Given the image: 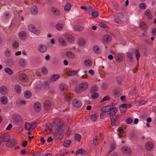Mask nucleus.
Masks as SVG:
<instances>
[{
	"label": "nucleus",
	"mask_w": 156,
	"mask_h": 156,
	"mask_svg": "<svg viewBox=\"0 0 156 156\" xmlns=\"http://www.w3.org/2000/svg\"><path fill=\"white\" fill-rule=\"evenodd\" d=\"M52 124L55 127L56 131L58 132V134L61 135L63 131L62 128L64 124L63 122L60 119L57 118L53 122Z\"/></svg>",
	"instance_id": "f257e3e1"
},
{
	"label": "nucleus",
	"mask_w": 156,
	"mask_h": 156,
	"mask_svg": "<svg viewBox=\"0 0 156 156\" xmlns=\"http://www.w3.org/2000/svg\"><path fill=\"white\" fill-rule=\"evenodd\" d=\"M88 84L86 82L82 83L80 84L78 87L75 89L76 92L79 94L81 93L82 91H85L88 87Z\"/></svg>",
	"instance_id": "f03ea898"
},
{
	"label": "nucleus",
	"mask_w": 156,
	"mask_h": 156,
	"mask_svg": "<svg viewBox=\"0 0 156 156\" xmlns=\"http://www.w3.org/2000/svg\"><path fill=\"white\" fill-rule=\"evenodd\" d=\"M108 112H109V115L110 116H114L117 112V109L111 105L106 106Z\"/></svg>",
	"instance_id": "7ed1b4c3"
},
{
	"label": "nucleus",
	"mask_w": 156,
	"mask_h": 156,
	"mask_svg": "<svg viewBox=\"0 0 156 156\" xmlns=\"http://www.w3.org/2000/svg\"><path fill=\"white\" fill-rule=\"evenodd\" d=\"M120 116L118 115H115L114 118L110 119L111 123L112 126H118L120 124L119 119Z\"/></svg>",
	"instance_id": "20e7f679"
},
{
	"label": "nucleus",
	"mask_w": 156,
	"mask_h": 156,
	"mask_svg": "<svg viewBox=\"0 0 156 156\" xmlns=\"http://www.w3.org/2000/svg\"><path fill=\"white\" fill-rule=\"evenodd\" d=\"M28 30L30 32L33 33L36 35H38L40 34V31L36 29L35 26L32 25H29L28 27Z\"/></svg>",
	"instance_id": "39448f33"
},
{
	"label": "nucleus",
	"mask_w": 156,
	"mask_h": 156,
	"mask_svg": "<svg viewBox=\"0 0 156 156\" xmlns=\"http://www.w3.org/2000/svg\"><path fill=\"white\" fill-rule=\"evenodd\" d=\"M51 103L50 101L48 100L45 101L44 104V109L47 111L49 110L51 107Z\"/></svg>",
	"instance_id": "423d86ee"
},
{
	"label": "nucleus",
	"mask_w": 156,
	"mask_h": 156,
	"mask_svg": "<svg viewBox=\"0 0 156 156\" xmlns=\"http://www.w3.org/2000/svg\"><path fill=\"white\" fill-rule=\"evenodd\" d=\"M0 138L2 142H7L9 140L10 137L8 134L4 133L1 135Z\"/></svg>",
	"instance_id": "0eeeda50"
},
{
	"label": "nucleus",
	"mask_w": 156,
	"mask_h": 156,
	"mask_svg": "<svg viewBox=\"0 0 156 156\" xmlns=\"http://www.w3.org/2000/svg\"><path fill=\"white\" fill-rule=\"evenodd\" d=\"M154 146L153 143L151 141L147 142L145 145L146 149L149 151L153 150L154 148Z\"/></svg>",
	"instance_id": "6e6552de"
},
{
	"label": "nucleus",
	"mask_w": 156,
	"mask_h": 156,
	"mask_svg": "<svg viewBox=\"0 0 156 156\" xmlns=\"http://www.w3.org/2000/svg\"><path fill=\"white\" fill-rule=\"evenodd\" d=\"M16 144V140L15 139L10 140L7 142L6 146L8 147H12L15 145Z\"/></svg>",
	"instance_id": "1a4fd4ad"
},
{
	"label": "nucleus",
	"mask_w": 156,
	"mask_h": 156,
	"mask_svg": "<svg viewBox=\"0 0 156 156\" xmlns=\"http://www.w3.org/2000/svg\"><path fill=\"white\" fill-rule=\"evenodd\" d=\"M89 10H91L92 11L91 15L93 18H95L97 17L99 15V12L97 10H94L92 9V7H89L87 9Z\"/></svg>",
	"instance_id": "9d476101"
},
{
	"label": "nucleus",
	"mask_w": 156,
	"mask_h": 156,
	"mask_svg": "<svg viewBox=\"0 0 156 156\" xmlns=\"http://www.w3.org/2000/svg\"><path fill=\"white\" fill-rule=\"evenodd\" d=\"M103 41L107 43H110L112 41L111 36L108 34L104 35L103 38Z\"/></svg>",
	"instance_id": "9b49d317"
},
{
	"label": "nucleus",
	"mask_w": 156,
	"mask_h": 156,
	"mask_svg": "<svg viewBox=\"0 0 156 156\" xmlns=\"http://www.w3.org/2000/svg\"><path fill=\"white\" fill-rule=\"evenodd\" d=\"M122 151L123 153L126 154H130L132 153V151L128 147L126 146L122 147Z\"/></svg>",
	"instance_id": "f8f14e48"
},
{
	"label": "nucleus",
	"mask_w": 156,
	"mask_h": 156,
	"mask_svg": "<svg viewBox=\"0 0 156 156\" xmlns=\"http://www.w3.org/2000/svg\"><path fill=\"white\" fill-rule=\"evenodd\" d=\"M19 79L22 82H26L28 80V78L25 74L21 73L19 74Z\"/></svg>",
	"instance_id": "ddd939ff"
},
{
	"label": "nucleus",
	"mask_w": 156,
	"mask_h": 156,
	"mask_svg": "<svg viewBox=\"0 0 156 156\" xmlns=\"http://www.w3.org/2000/svg\"><path fill=\"white\" fill-rule=\"evenodd\" d=\"M102 112L100 113V117L101 119H102L105 117V116L106 115V113H108L107 109L106 106L103 107L101 109Z\"/></svg>",
	"instance_id": "4468645a"
},
{
	"label": "nucleus",
	"mask_w": 156,
	"mask_h": 156,
	"mask_svg": "<svg viewBox=\"0 0 156 156\" xmlns=\"http://www.w3.org/2000/svg\"><path fill=\"white\" fill-rule=\"evenodd\" d=\"M38 48L39 51L42 53H45L47 50V47L45 45L43 44L40 45L38 46Z\"/></svg>",
	"instance_id": "2eb2a0df"
},
{
	"label": "nucleus",
	"mask_w": 156,
	"mask_h": 156,
	"mask_svg": "<svg viewBox=\"0 0 156 156\" xmlns=\"http://www.w3.org/2000/svg\"><path fill=\"white\" fill-rule=\"evenodd\" d=\"M34 108L36 112H39L41 110V105L40 103L36 102L34 104Z\"/></svg>",
	"instance_id": "dca6fc26"
},
{
	"label": "nucleus",
	"mask_w": 156,
	"mask_h": 156,
	"mask_svg": "<svg viewBox=\"0 0 156 156\" xmlns=\"http://www.w3.org/2000/svg\"><path fill=\"white\" fill-rule=\"evenodd\" d=\"M72 103L73 106L76 108L80 107L82 105L81 102L76 99L73 100Z\"/></svg>",
	"instance_id": "f3484780"
},
{
	"label": "nucleus",
	"mask_w": 156,
	"mask_h": 156,
	"mask_svg": "<svg viewBox=\"0 0 156 156\" xmlns=\"http://www.w3.org/2000/svg\"><path fill=\"white\" fill-rule=\"evenodd\" d=\"M65 55L66 57L69 59H73L75 58V55L72 52L69 51H66Z\"/></svg>",
	"instance_id": "a211bd4d"
},
{
	"label": "nucleus",
	"mask_w": 156,
	"mask_h": 156,
	"mask_svg": "<svg viewBox=\"0 0 156 156\" xmlns=\"http://www.w3.org/2000/svg\"><path fill=\"white\" fill-rule=\"evenodd\" d=\"M8 90L7 87L4 86H2L0 87V93L2 95H5L8 93Z\"/></svg>",
	"instance_id": "6ab92c4d"
},
{
	"label": "nucleus",
	"mask_w": 156,
	"mask_h": 156,
	"mask_svg": "<svg viewBox=\"0 0 156 156\" xmlns=\"http://www.w3.org/2000/svg\"><path fill=\"white\" fill-rule=\"evenodd\" d=\"M144 14L147 18L151 20L152 19V15L151 12L148 9H147L144 12Z\"/></svg>",
	"instance_id": "aec40b11"
},
{
	"label": "nucleus",
	"mask_w": 156,
	"mask_h": 156,
	"mask_svg": "<svg viewBox=\"0 0 156 156\" xmlns=\"http://www.w3.org/2000/svg\"><path fill=\"white\" fill-rule=\"evenodd\" d=\"M14 90L18 94H20L22 91L21 87L19 84H16L14 87Z\"/></svg>",
	"instance_id": "412c9836"
},
{
	"label": "nucleus",
	"mask_w": 156,
	"mask_h": 156,
	"mask_svg": "<svg viewBox=\"0 0 156 156\" xmlns=\"http://www.w3.org/2000/svg\"><path fill=\"white\" fill-rule=\"evenodd\" d=\"M51 11L55 15L58 16L60 14V11L56 8L54 7H52L51 9Z\"/></svg>",
	"instance_id": "4be33fe9"
},
{
	"label": "nucleus",
	"mask_w": 156,
	"mask_h": 156,
	"mask_svg": "<svg viewBox=\"0 0 156 156\" xmlns=\"http://www.w3.org/2000/svg\"><path fill=\"white\" fill-rule=\"evenodd\" d=\"M116 60L118 62H120L123 60V54H119L116 56Z\"/></svg>",
	"instance_id": "5701e85b"
},
{
	"label": "nucleus",
	"mask_w": 156,
	"mask_h": 156,
	"mask_svg": "<svg viewBox=\"0 0 156 156\" xmlns=\"http://www.w3.org/2000/svg\"><path fill=\"white\" fill-rule=\"evenodd\" d=\"M24 95L25 98L29 99L31 97L32 94L30 91L27 90L24 92Z\"/></svg>",
	"instance_id": "b1692460"
},
{
	"label": "nucleus",
	"mask_w": 156,
	"mask_h": 156,
	"mask_svg": "<svg viewBox=\"0 0 156 156\" xmlns=\"http://www.w3.org/2000/svg\"><path fill=\"white\" fill-rule=\"evenodd\" d=\"M30 10L32 14H36L38 12V9L36 6H33L31 8Z\"/></svg>",
	"instance_id": "393cba45"
},
{
	"label": "nucleus",
	"mask_w": 156,
	"mask_h": 156,
	"mask_svg": "<svg viewBox=\"0 0 156 156\" xmlns=\"http://www.w3.org/2000/svg\"><path fill=\"white\" fill-rule=\"evenodd\" d=\"M60 77V76L58 74L53 75L51 78L50 81L51 82H54L59 78Z\"/></svg>",
	"instance_id": "a878e982"
},
{
	"label": "nucleus",
	"mask_w": 156,
	"mask_h": 156,
	"mask_svg": "<svg viewBox=\"0 0 156 156\" xmlns=\"http://www.w3.org/2000/svg\"><path fill=\"white\" fill-rule=\"evenodd\" d=\"M66 38L67 40L70 42H73L74 40V37L70 35H66Z\"/></svg>",
	"instance_id": "bb28decb"
},
{
	"label": "nucleus",
	"mask_w": 156,
	"mask_h": 156,
	"mask_svg": "<svg viewBox=\"0 0 156 156\" xmlns=\"http://www.w3.org/2000/svg\"><path fill=\"white\" fill-rule=\"evenodd\" d=\"M59 87L61 90L63 91L66 90L68 89L67 86L64 83L61 84L59 86Z\"/></svg>",
	"instance_id": "cd10ccee"
},
{
	"label": "nucleus",
	"mask_w": 156,
	"mask_h": 156,
	"mask_svg": "<svg viewBox=\"0 0 156 156\" xmlns=\"http://www.w3.org/2000/svg\"><path fill=\"white\" fill-rule=\"evenodd\" d=\"M93 49L94 52L96 54H99L101 52L100 49L98 46L97 45H95L94 46Z\"/></svg>",
	"instance_id": "c85d7f7f"
},
{
	"label": "nucleus",
	"mask_w": 156,
	"mask_h": 156,
	"mask_svg": "<svg viewBox=\"0 0 156 156\" xmlns=\"http://www.w3.org/2000/svg\"><path fill=\"white\" fill-rule=\"evenodd\" d=\"M58 40L59 43L62 46H66V45L67 43L63 38L61 37H59L58 38Z\"/></svg>",
	"instance_id": "c756f323"
},
{
	"label": "nucleus",
	"mask_w": 156,
	"mask_h": 156,
	"mask_svg": "<svg viewBox=\"0 0 156 156\" xmlns=\"http://www.w3.org/2000/svg\"><path fill=\"white\" fill-rule=\"evenodd\" d=\"M71 6L69 2H66L64 6V10L66 11H68L71 9Z\"/></svg>",
	"instance_id": "7c9ffc66"
},
{
	"label": "nucleus",
	"mask_w": 156,
	"mask_h": 156,
	"mask_svg": "<svg viewBox=\"0 0 156 156\" xmlns=\"http://www.w3.org/2000/svg\"><path fill=\"white\" fill-rule=\"evenodd\" d=\"M19 36L21 38H25L27 36L26 33L24 31H21L19 33Z\"/></svg>",
	"instance_id": "2f4dec72"
},
{
	"label": "nucleus",
	"mask_w": 156,
	"mask_h": 156,
	"mask_svg": "<svg viewBox=\"0 0 156 156\" xmlns=\"http://www.w3.org/2000/svg\"><path fill=\"white\" fill-rule=\"evenodd\" d=\"M1 101L3 104L6 105L8 103L7 98L5 96H2L1 98Z\"/></svg>",
	"instance_id": "473e14b6"
},
{
	"label": "nucleus",
	"mask_w": 156,
	"mask_h": 156,
	"mask_svg": "<svg viewBox=\"0 0 156 156\" xmlns=\"http://www.w3.org/2000/svg\"><path fill=\"white\" fill-rule=\"evenodd\" d=\"M77 72L76 71H69L66 72V74L69 76H73L77 74Z\"/></svg>",
	"instance_id": "72a5a7b5"
},
{
	"label": "nucleus",
	"mask_w": 156,
	"mask_h": 156,
	"mask_svg": "<svg viewBox=\"0 0 156 156\" xmlns=\"http://www.w3.org/2000/svg\"><path fill=\"white\" fill-rule=\"evenodd\" d=\"M84 63L86 66H90L92 65V62L90 60L88 59L84 61Z\"/></svg>",
	"instance_id": "f704fd0d"
},
{
	"label": "nucleus",
	"mask_w": 156,
	"mask_h": 156,
	"mask_svg": "<svg viewBox=\"0 0 156 156\" xmlns=\"http://www.w3.org/2000/svg\"><path fill=\"white\" fill-rule=\"evenodd\" d=\"M74 28L76 30L78 31H82L84 29L83 27L78 25L74 26Z\"/></svg>",
	"instance_id": "c9c22d12"
},
{
	"label": "nucleus",
	"mask_w": 156,
	"mask_h": 156,
	"mask_svg": "<svg viewBox=\"0 0 156 156\" xmlns=\"http://www.w3.org/2000/svg\"><path fill=\"white\" fill-rule=\"evenodd\" d=\"M115 148V143L113 142H112L111 143V144L110 145V150L109 151V153H111L114 150V149Z\"/></svg>",
	"instance_id": "e433bc0d"
},
{
	"label": "nucleus",
	"mask_w": 156,
	"mask_h": 156,
	"mask_svg": "<svg viewBox=\"0 0 156 156\" xmlns=\"http://www.w3.org/2000/svg\"><path fill=\"white\" fill-rule=\"evenodd\" d=\"M139 7L140 9L142 10H144L147 7L146 5L144 3H141L139 4Z\"/></svg>",
	"instance_id": "4c0bfd02"
},
{
	"label": "nucleus",
	"mask_w": 156,
	"mask_h": 156,
	"mask_svg": "<svg viewBox=\"0 0 156 156\" xmlns=\"http://www.w3.org/2000/svg\"><path fill=\"white\" fill-rule=\"evenodd\" d=\"M119 109L120 112L122 113H125L126 110V109L125 108V105L123 104L119 107Z\"/></svg>",
	"instance_id": "58836bf2"
},
{
	"label": "nucleus",
	"mask_w": 156,
	"mask_h": 156,
	"mask_svg": "<svg viewBox=\"0 0 156 156\" xmlns=\"http://www.w3.org/2000/svg\"><path fill=\"white\" fill-rule=\"evenodd\" d=\"M78 43L81 46H83L85 44L86 41L83 38H80L79 40Z\"/></svg>",
	"instance_id": "ea45409f"
},
{
	"label": "nucleus",
	"mask_w": 156,
	"mask_h": 156,
	"mask_svg": "<svg viewBox=\"0 0 156 156\" xmlns=\"http://www.w3.org/2000/svg\"><path fill=\"white\" fill-rule=\"evenodd\" d=\"M140 27L142 29H145L147 28L146 23L144 22H141L140 24Z\"/></svg>",
	"instance_id": "a19ab883"
},
{
	"label": "nucleus",
	"mask_w": 156,
	"mask_h": 156,
	"mask_svg": "<svg viewBox=\"0 0 156 156\" xmlns=\"http://www.w3.org/2000/svg\"><path fill=\"white\" fill-rule=\"evenodd\" d=\"M6 63L8 66H10L13 64L14 62L12 59H8L6 61Z\"/></svg>",
	"instance_id": "79ce46f5"
},
{
	"label": "nucleus",
	"mask_w": 156,
	"mask_h": 156,
	"mask_svg": "<svg viewBox=\"0 0 156 156\" xmlns=\"http://www.w3.org/2000/svg\"><path fill=\"white\" fill-rule=\"evenodd\" d=\"M122 78L120 77H118L116 78V82L118 85L119 86H121L122 85Z\"/></svg>",
	"instance_id": "37998d69"
},
{
	"label": "nucleus",
	"mask_w": 156,
	"mask_h": 156,
	"mask_svg": "<svg viewBox=\"0 0 156 156\" xmlns=\"http://www.w3.org/2000/svg\"><path fill=\"white\" fill-rule=\"evenodd\" d=\"M4 71L5 72L7 73L10 75H12L13 73V71L9 68H5L4 69Z\"/></svg>",
	"instance_id": "c03bdc74"
},
{
	"label": "nucleus",
	"mask_w": 156,
	"mask_h": 156,
	"mask_svg": "<svg viewBox=\"0 0 156 156\" xmlns=\"http://www.w3.org/2000/svg\"><path fill=\"white\" fill-rule=\"evenodd\" d=\"M71 141L69 140H67L63 144V146L66 147H68L71 143Z\"/></svg>",
	"instance_id": "a18cd8bd"
},
{
	"label": "nucleus",
	"mask_w": 156,
	"mask_h": 156,
	"mask_svg": "<svg viewBox=\"0 0 156 156\" xmlns=\"http://www.w3.org/2000/svg\"><path fill=\"white\" fill-rule=\"evenodd\" d=\"M92 93L91 95V97L93 99H95L98 97L99 96L98 93L96 92H94Z\"/></svg>",
	"instance_id": "49530a36"
},
{
	"label": "nucleus",
	"mask_w": 156,
	"mask_h": 156,
	"mask_svg": "<svg viewBox=\"0 0 156 156\" xmlns=\"http://www.w3.org/2000/svg\"><path fill=\"white\" fill-rule=\"evenodd\" d=\"M12 46L15 49H17L19 46V43L16 41H14L12 43Z\"/></svg>",
	"instance_id": "de8ad7c7"
},
{
	"label": "nucleus",
	"mask_w": 156,
	"mask_h": 156,
	"mask_svg": "<svg viewBox=\"0 0 156 156\" xmlns=\"http://www.w3.org/2000/svg\"><path fill=\"white\" fill-rule=\"evenodd\" d=\"M98 90V87L96 86H94L91 88L90 92L91 93L95 92V91H97Z\"/></svg>",
	"instance_id": "09e8293b"
},
{
	"label": "nucleus",
	"mask_w": 156,
	"mask_h": 156,
	"mask_svg": "<svg viewBox=\"0 0 156 156\" xmlns=\"http://www.w3.org/2000/svg\"><path fill=\"white\" fill-rule=\"evenodd\" d=\"M19 63L22 66H25L26 64V61L24 59H20L19 61Z\"/></svg>",
	"instance_id": "8fccbe9b"
},
{
	"label": "nucleus",
	"mask_w": 156,
	"mask_h": 156,
	"mask_svg": "<svg viewBox=\"0 0 156 156\" xmlns=\"http://www.w3.org/2000/svg\"><path fill=\"white\" fill-rule=\"evenodd\" d=\"M72 98V96L70 95L67 94L66 95L65 97L64 100L66 101H69Z\"/></svg>",
	"instance_id": "3c124183"
},
{
	"label": "nucleus",
	"mask_w": 156,
	"mask_h": 156,
	"mask_svg": "<svg viewBox=\"0 0 156 156\" xmlns=\"http://www.w3.org/2000/svg\"><path fill=\"white\" fill-rule=\"evenodd\" d=\"M75 140L78 141H80L81 138V136L79 134H76L75 136Z\"/></svg>",
	"instance_id": "603ef678"
},
{
	"label": "nucleus",
	"mask_w": 156,
	"mask_h": 156,
	"mask_svg": "<svg viewBox=\"0 0 156 156\" xmlns=\"http://www.w3.org/2000/svg\"><path fill=\"white\" fill-rule=\"evenodd\" d=\"M63 25L61 24H58L55 26V27L56 29L58 30H60L62 29Z\"/></svg>",
	"instance_id": "864d4df0"
},
{
	"label": "nucleus",
	"mask_w": 156,
	"mask_h": 156,
	"mask_svg": "<svg viewBox=\"0 0 156 156\" xmlns=\"http://www.w3.org/2000/svg\"><path fill=\"white\" fill-rule=\"evenodd\" d=\"M133 120L132 118L129 117L126 119V122L127 124H130L133 122Z\"/></svg>",
	"instance_id": "5fc2aeb1"
},
{
	"label": "nucleus",
	"mask_w": 156,
	"mask_h": 156,
	"mask_svg": "<svg viewBox=\"0 0 156 156\" xmlns=\"http://www.w3.org/2000/svg\"><path fill=\"white\" fill-rule=\"evenodd\" d=\"M136 88H134L133 89L131 90L129 94L131 96H133L136 93Z\"/></svg>",
	"instance_id": "6e6d98bb"
},
{
	"label": "nucleus",
	"mask_w": 156,
	"mask_h": 156,
	"mask_svg": "<svg viewBox=\"0 0 156 156\" xmlns=\"http://www.w3.org/2000/svg\"><path fill=\"white\" fill-rule=\"evenodd\" d=\"M84 151V150L83 149H80L76 151L75 154L76 155H77L79 154H82L83 153Z\"/></svg>",
	"instance_id": "4d7b16f0"
},
{
	"label": "nucleus",
	"mask_w": 156,
	"mask_h": 156,
	"mask_svg": "<svg viewBox=\"0 0 156 156\" xmlns=\"http://www.w3.org/2000/svg\"><path fill=\"white\" fill-rule=\"evenodd\" d=\"M135 53L136 56L137 60L138 61L139 58L140 57V54L139 51L137 50H136Z\"/></svg>",
	"instance_id": "13d9d810"
},
{
	"label": "nucleus",
	"mask_w": 156,
	"mask_h": 156,
	"mask_svg": "<svg viewBox=\"0 0 156 156\" xmlns=\"http://www.w3.org/2000/svg\"><path fill=\"white\" fill-rule=\"evenodd\" d=\"M90 118L93 121H95L97 118V115L95 114H93L91 116Z\"/></svg>",
	"instance_id": "bf43d9fd"
},
{
	"label": "nucleus",
	"mask_w": 156,
	"mask_h": 156,
	"mask_svg": "<svg viewBox=\"0 0 156 156\" xmlns=\"http://www.w3.org/2000/svg\"><path fill=\"white\" fill-rule=\"evenodd\" d=\"M113 93L114 95L116 96H119L120 94V92L119 91L117 90H114Z\"/></svg>",
	"instance_id": "052dcab7"
},
{
	"label": "nucleus",
	"mask_w": 156,
	"mask_h": 156,
	"mask_svg": "<svg viewBox=\"0 0 156 156\" xmlns=\"http://www.w3.org/2000/svg\"><path fill=\"white\" fill-rule=\"evenodd\" d=\"M25 127L26 129L28 130H30L31 128V125L29 123H25Z\"/></svg>",
	"instance_id": "680f3d73"
},
{
	"label": "nucleus",
	"mask_w": 156,
	"mask_h": 156,
	"mask_svg": "<svg viewBox=\"0 0 156 156\" xmlns=\"http://www.w3.org/2000/svg\"><path fill=\"white\" fill-rule=\"evenodd\" d=\"M109 99H110V98L108 96H105V97H104L103 98L102 100L100 102L101 103H102V102H104V101L108 100H109Z\"/></svg>",
	"instance_id": "e2e57ef3"
},
{
	"label": "nucleus",
	"mask_w": 156,
	"mask_h": 156,
	"mask_svg": "<svg viewBox=\"0 0 156 156\" xmlns=\"http://www.w3.org/2000/svg\"><path fill=\"white\" fill-rule=\"evenodd\" d=\"M127 56L129 58L130 61L131 62L133 61V58L132 54L130 53H127Z\"/></svg>",
	"instance_id": "0e129e2a"
},
{
	"label": "nucleus",
	"mask_w": 156,
	"mask_h": 156,
	"mask_svg": "<svg viewBox=\"0 0 156 156\" xmlns=\"http://www.w3.org/2000/svg\"><path fill=\"white\" fill-rule=\"evenodd\" d=\"M99 25L100 27L103 28H106L107 27V26L105 23L101 22L99 23Z\"/></svg>",
	"instance_id": "69168bd1"
},
{
	"label": "nucleus",
	"mask_w": 156,
	"mask_h": 156,
	"mask_svg": "<svg viewBox=\"0 0 156 156\" xmlns=\"http://www.w3.org/2000/svg\"><path fill=\"white\" fill-rule=\"evenodd\" d=\"M5 54L6 56L10 57L11 55L10 51L7 50L5 51Z\"/></svg>",
	"instance_id": "338daca9"
},
{
	"label": "nucleus",
	"mask_w": 156,
	"mask_h": 156,
	"mask_svg": "<svg viewBox=\"0 0 156 156\" xmlns=\"http://www.w3.org/2000/svg\"><path fill=\"white\" fill-rule=\"evenodd\" d=\"M151 33L152 34L155 36H156V28H153L151 31Z\"/></svg>",
	"instance_id": "774afa93"
}]
</instances>
